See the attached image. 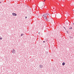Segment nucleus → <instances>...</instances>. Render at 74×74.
Returning <instances> with one entry per match:
<instances>
[{"label":"nucleus","instance_id":"obj_1","mask_svg":"<svg viewBox=\"0 0 74 74\" xmlns=\"http://www.w3.org/2000/svg\"><path fill=\"white\" fill-rule=\"evenodd\" d=\"M49 15V14H46L44 15L43 16L44 17V19L46 20L47 21H48V19H47V15Z\"/></svg>","mask_w":74,"mask_h":74},{"label":"nucleus","instance_id":"obj_2","mask_svg":"<svg viewBox=\"0 0 74 74\" xmlns=\"http://www.w3.org/2000/svg\"><path fill=\"white\" fill-rule=\"evenodd\" d=\"M12 52L13 53H15V50L14 49H13L12 51Z\"/></svg>","mask_w":74,"mask_h":74},{"label":"nucleus","instance_id":"obj_3","mask_svg":"<svg viewBox=\"0 0 74 74\" xmlns=\"http://www.w3.org/2000/svg\"><path fill=\"white\" fill-rule=\"evenodd\" d=\"M13 15H14V16H16L17 14L16 13H12Z\"/></svg>","mask_w":74,"mask_h":74},{"label":"nucleus","instance_id":"obj_4","mask_svg":"<svg viewBox=\"0 0 74 74\" xmlns=\"http://www.w3.org/2000/svg\"><path fill=\"white\" fill-rule=\"evenodd\" d=\"M62 64L63 66H64V65H65V63L63 62Z\"/></svg>","mask_w":74,"mask_h":74},{"label":"nucleus","instance_id":"obj_5","mask_svg":"<svg viewBox=\"0 0 74 74\" xmlns=\"http://www.w3.org/2000/svg\"><path fill=\"white\" fill-rule=\"evenodd\" d=\"M45 3H44V2H43L42 3V5H44Z\"/></svg>","mask_w":74,"mask_h":74},{"label":"nucleus","instance_id":"obj_6","mask_svg":"<svg viewBox=\"0 0 74 74\" xmlns=\"http://www.w3.org/2000/svg\"><path fill=\"white\" fill-rule=\"evenodd\" d=\"M2 39V38L0 37V39L1 40Z\"/></svg>","mask_w":74,"mask_h":74},{"label":"nucleus","instance_id":"obj_7","mask_svg":"<svg viewBox=\"0 0 74 74\" xmlns=\"http://www.w3.org/2000/svg\"><path fill=\"white\" fill-rule=\"evenodd\" d=\"M64 29H65V30H66V28H65V27H64Z\"/></svg>","mask_w":74,"mask_h":74},{"label":"nucleus","instance_id":"obj_8","mask_svg":"<svg viewBox=\"0 0 74 74\" xmlns=\"http://www.w3.org/2000/svg\"><path fill=\"white\" fill-rule=\"evenodd\" d=\"M23 36V34H21V36Z\"/></svg>","mask_w":74,"mask_h":74},{"label":"nucleus","instance_id":"obj_9","mask_svg":"<svg viewBox=\"0 0 74 74\" xmlns=\"http://www.w3.org/2000/svg\"><path fill=\"white\" fill-rule=\"evenodd\" d=\"M66 33H69V31H66Z\"/></svg>","mask_w":74,"mask_h":74},{"label":"nucleus","instance_id":"obj_10","mask_svg":"<svg viewBox=\"0 0 74 74\" xmlns=\"http://www.w3.org/2000/svg\"><path fill=\"white\" fill-rule=\"evenodd\" d=\"M71 29H72V27H71Z\"/></svg>","mask_w":74,"mask_h":74},{"label":"nucleus","instance_id":"obj_11","mask_svg":"<svg viewBox=\"0 0 74 74\" xmlns=\"http://www.w3.org/2000/svg\"><path fill=\"white\" fill-rule=\"evenodd\" d=\"M25 18H27V17L26 16L25 17Z\"/></svg>","mask_w":74,"mask_h":74},{"label":"nucleus","instance_id":"obj_12","mask_svg":"<svg viewBox=\"0 0 74 74\" xmlns=\"http://www.w3.org/2000/svg\"><path fill=\"white\" fill-rule=\"evenodd\" d=\"M67 15H69V14H67Z\"/></svg>","mask_w":74,"mask_h":74},{"label":"nucleus","instance_id":"obj_13","mask_svg":"<svg viewBox=\"0 0 74 74\" xmlns=\"http://www.w3.org/2000/svg\"><path fill=\"white\" fill-rule=\"evenodd\" d=\"M43 42H45V41H44Z\"/></svg>","mask_w":74,"mask_h":74},{"label":"nucleus","instance_id":"obj_14","mask_svg":"<svg viewBox=\"0 0 74 74\" xmlns=\"http://www.w3.org/2000/svg\"><path fill=\"white\" fill-rule=\"evenodd\" d=\"M70 29H71V28H69Z\"/></svg>","mask_w":74,"mask_h":74},{"label":"nucleus","instance_id":"obj_15","mask_svg":"<svg viewBox=\"0 0 74 74\" xmlns=\"http://www.w3.org/2000/svg\"><path fill=\"white\" fill-rule=\"evenodd\" d=\"M39 34H40V32H39Z\"/></svg>","mask_w":74,"mask_h":74},{"label":"nucleus","instance_id":"obj_16","mask_svg":"<svg viewBox=\"0 0 74 74\" xmlns=\"http://www.w3.org/2000/svg\"><path fill=\"white\" fill-rule=\"evenodd\" d=\"M0 3H1V2H0Z\"/></svg>","mask_w":74,"mask_h":74},{"label":"nucleus","instance_id":"obj_17","mask_svg":"<svg viewBox=\"0 0 74 74\" xmlns=\"http://www.w3.org/2000/svg\"><path fill=\"white\" fill-rule=\"evenodd\" d=\"M73 25H74V23H73Z\"/></svg>","mask_w":74,"mask_h":74},{"label":"nucleus","instance_id":"obj_18","mask_svg":"<svg viewBox=\"0 0 74 74\" xmlns=\"http://www.w3.org/2000/svg\"><path fill=\"white\" fill-rule=\"evenodd\" d=\"M44 0L45 1V0Z\"/></svg>","mask_w":74,"mask_h":74}]
</instances>
